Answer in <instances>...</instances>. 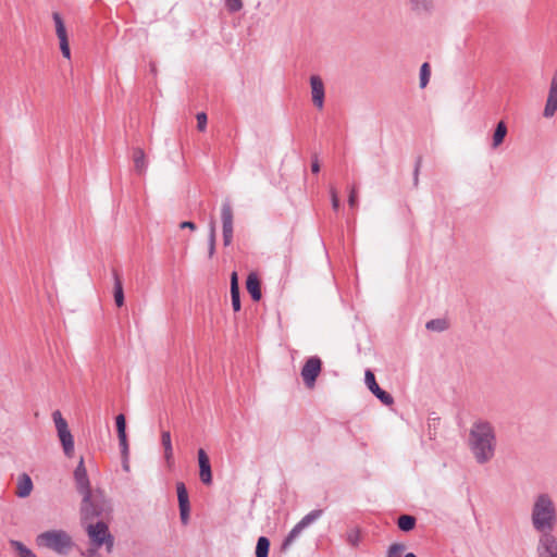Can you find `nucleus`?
Segmentation results:
<instances>
[{"label":"nucleus","mask_w":557,"mask_h":557,"mask_svg":"<svg viewBox=\"0 0 557 557\" xmlns=\"http://www.w3.org/2000/svg\"><path fill=\"white\" fill-rule=\"evenodd\" d=\"M311 96L312 102L318 109H322L324 106V84L320 76L312 75L310 77Z\"/></svg>","instance_id":"obj_13"},{"label":"nucleus","mask_w":557,"mask_h":557,"mask_svg":"<svg viewBox=\"0 0 557 557\" xmlns=\"http://www.w3.org/2000/svg\"><path fill=\"white\" fill-rule=\"evenodd\" d=\"M161 444L164 449V458L169 465L173 463V447L170 431H162Z\"/></svg>","instance_id":"obj_19"},{"label":"nucleus","mask_w":557,"mask_h":557,"mask_svg":"<svg viewBox=\"0 0 557 557\" xmlns=\"http://www.w3.org/2000/svg\"><path fill=\"white\" fill-rule=\"evenodd\" d=\"M36 544L54 553L66 556L74 547L72 536L64 530H49L37 535Z\"/></svg>","instance_id":"obj_4"},{"label":"nucleus","mask_w":557,"mask_h":557,"mask_svg":"<svg viewBox=\"0 0 557 557\" xmlns=\"http://www.w3.org/2000/svg\"><path fill=\"white\" fill-rule=\"evenodd\" d=\"M199 475L203 484L210 485L212 483V472L210 459L205 449H198Z\"/></svg>","instance_id":"obj_15"},{"label":"nucleus","mask_w":557,"mask_h":557,"mask_svg":"<svg viewBox=\"0 0 557 557\" xmlns=\"http://www.w3.org/2000/svg\"><path fill=\"white\" fill-rule=\"evenodd\" d=\"M197 128L200 132H205L207 127V114L205 112L197 113Z\"/></svg>","instance_id":"obj_38"},{"label":"nucleus","mask_w":557,"mask_h":557,"mask_svg":"<svg viewBox=\"0 0 557 557\" xmlns=\"http://www.w3.org/2000/svg\"><path fill=\"white\" fill-rule=\"evenodd\" d=\"M404 557H417L413 553H407Z\"/></svg>","instance_id":"obj_46"},{"label":"nucleus","mask_w":557,"mask_h":557,"mask_svg":"<svg viewBox=\"0 0 557 557\" xmlns=\"http://www.w3.org/2000/svg\"><path fill=\"white\" fill-rule=\"evenodd\" d=\"M225 7L228 12L235 13L243 9L242 0H226Z\"/></svg>","instance_id":"obj_34"},{"label":"nucleus","mask_w":557,"mask_h":557,"mask_svg":"<svg viewBox=\"0 0 557 557\" xmlns=\"http://www.w3.org/2000/svg\"><path fill=\"white\" fill-rule=\"evenodd\" d=\"M239 289L237 273L233 272L231 275V290Z\"/></svg>","instance_id":"obj_43"},{"label":"nucleus","mask_w":557,"mask_h":557,"mask_svg":"<svg viewBox=\"0 0 557 557\" xmlns=\"http://www.w3.org/2000/svg\"><path fill=\"white\" fill-rule=\"evenodd\" d=\"M246 288L255 301L261 298L260 281L255 273H250L246 281Z\"/></svg>","instance_id":"obj_16"},{"label":"nucleus","mask_w":557,"mask_h":557,"mask_svg":"<svg viewBox=\"0 0 557 557\" xmlns=\"http://www.w3.org/2000/svg\"><path fill=\"white\" fill-rule=\"evenodd\" d=\"M33 491V482L28 474L23 473L18 476L16 495L21 498L29 496Z\"/></svg>","instance_id":"obj_17"},{"label":"nucleus","mask_w":557,"mask_h":557,"mask_svg":"<svg viewBox=\"0 0 557 557\" xmlns=\"http://www.w3.org/2000/svg\"><path fill=\"white\" fill-rule=\"evenodd\" d=\"M117 437H119L121 453L123 455H127L128 454V443H127L126 433L120 434V435H117Z\"/></svg>","instance_id":"obj_40"},{"label":"nucleus","mask_w":557,"mask_h":557,"mask_svg":"<svg viewBox=\"0 0 557 557\" xmlns=\"http://www.w3.org/2000/svg\"><path fill=\"white\" fill-rule=\"evenodd\" d=\"M417 523L416 517L411 515H401L397 519V527L403 532H409L414 529Z\"/></svg>","instance_id":"obj_22"},{"label":"nucleus","mask_w":557,"mask_h":557,"mask_svg":"<svg viewBox=\"0 0 557 557\" xmlns=\"http://www.w3.org/2000/svg\"><path fill=\"white\" fill-rule=\"evenodd\" d=\"M311 171H312L313 173H319V171H320V163H319L318 158H314V159L312 160V163H311Z\"/></svg>","instance_id":"obj_45"},{"label":"nucleus","mask_w":557,"mask_h":557,"mask_svg":"<svg viewBox=\"0 0 557 557\" xmlns=\"http://www.w3.org/2000/svg\"><path fill=\"white\" fill-rule=\"evenodd\" d=\"M86 532L90 540V547L86 552V557H100L98 549L104 545L106 550L111 553L114 546V537L111 535L106 522L97 521L88 523Z\"/></svg>","instance_id":"obj_3"},{"label":"nucleus","mask_w":557,"mask_h":557,"mask_svg":"<svg viewBox=\"0 0 557 557\" xmlns=\"http://www.w3.org/2000/svg\"><path fill=\"white\" fill-rule=\"evenodd\" d=\"M178 507H180L181 521L183 524H187L188 520H189L190 505H184V506H178Z\"/></svg>","instance_id":"obj_37"},{"label":"nucleus","mask_w":557,"mask_h":557,"mask_svg":"<svg viewBox=\"0 0 557 557\" xmlns=\"http://www.w3.org/2000/svg\"><path fill=\"white\" fill-rule=\"evenodd\" d=\"M348 205L352 209H355L358 206V195L357 188L355 186H352L349 190Z\"/></svg>","instance_id":"obj_39"},{"label":"nucleus","mask_w":557,"mask_h":557,"mask_svg":"<svg viewBox=\"0 0 557 557\" xmlns=\"http://www.w3.org/2000/svg\"><path fill=\"white\" fill-rule=\"evenodd\" d=\"M305 530L299 523H296L294 528L289 531L287 536L284 539L282 548L286 549L299 536V534Z\"/></svg>","instance_id":"obj_26"},{"label":"nucleus","mask_w":557,"mask_h":557,"mask_svg":"<svg viewBox=\"0 0 557 557\" xmlns=\"http://www.w3.org/2000/svg\"><path fill=\"white\" fill-rule=\"evenodd\" d=\"M117 435L126 433V420L123 413H120L115 418Z\"/></svg>","instance_id":"obj_35"},{"label":"nucleus","mask_w":557,"mask_h":557,"mask_svg":"<svg viewBox=\"0 0 557 557\" xmlns=\"http://www.w3.org/2000/svg\"><path fill=\"white\" fill-rule=\"evenodd\" d=\"M411 9L417 13H430L433 9L432 0H409Z\"/></svg>","instance_id":"obj_23"},{"label":"nucleus","mask_w":557,"mask_h":557,"mask_svg":"<svg viewBox=\"0 0 557 557\" xmlns=\"http://www.w3.org/2000/svg\"><path fill=\"white\" fill-rule=\"evenodd\" d=\"M104 511V502L102 498L94 493L89 494L88 499L83 497L82 499V520L84 522L98 518Z\"/></svg>","instance_id":"obj_6"},{"label":"nucleus","mask_w":557,"mask_h":557,"mask_svg":"<svg viewBox=\"0 0 557 557\" xmlns=\"http://www.w3.org/2000/svg\"><path fill=\"white\" fill-rule=\"evenodd\" d=\"M557 111V70L554 73V76L550 82V87L548 91V97L546 100V104L544 108V116L552 117Z\"/></svg>","instance_id":"obj_14"},{"label":"nucleus","mask_w":557,"mask_h":557,"mask_svg":"<svg viewBox=\"0 0 557 557\" xmlns=\"http://www.w3.org/2000/svg\"><path fill=\"white\" fill-rule=\"evenodd\" d=\"M364 382L368 388L371 391V393L375 395V397L379 398L382 404H384L385 406H391L394 404L393 396L379 386L375 380V375L371 370L366 371Z\"/></svg>","instance_id":"obj_11"},{"label":"nucleus","mask_w":557,"mask_h":557,"mask_svg":"<svg viewBox=\"0 0 557 557\" xmlns=\"http://www.w3.org/2000/svg\"><path fill=\"white\" fill-rule=\"evenodd\" d=\"M52 419L55 424L58 436L63 447L64 455L71 458L74 454V438L69 430L66 420L62 417L59 410L52 413Z\"/></svg>","instance_id":"obj_5"},{"label":"nucleus","mask_w":557,"mask_h":557,"mask_svg":"<svg viewBox=\"0 0 557 557\" xmlns=\"http://www.w3.org/2000/svg\"><path fill=\"white\" fill-rule=\"evenodd\" d=\"M10 544L18 553L20 557H37L33 550H30L20 541L12 540L10 541Z\"/></svg>","instance_id":"obj_27"},{"label":"nucleus","mask_w":557,"mask_h":557,"mask_svg":"<svg viewBox=\"0 0 557 557\" xmlns=\"http://www.w3.org/2000/svg\"><path fill=\"white\" fill-rule=\"evenodd\" d=\"M507 135V125L504 121L497 123L493 134L492 148L496 149L504 141Z\"/></svg>","instance_id":"obj_21"},{"label":"nucleus","mask_w":557,"mask_h":557,"mask_svg":"<svg viewBox=\"0 0 557 557\" xmlns=\"http://www.w3.org/2000/svg\"><path fill=\"white\" fill-rule=\"evenodd\" d=\"M421 163H422V158L418 157V159L416 161V165H414V171H413V186L414 187H417L419 184V173H420Z\"/></svg>","instance_id":"obj_42"},{"label":"nucleus","mask_w":557,"mask_h":557,"mask_svg":"<svg viewBox=\"0 0 557 557\" xmlns=\"http://www.w3.org/2000/svg\"><path fill=\"white\" fill-rule=\"evenodd\" d=\"M330 194H331V200H332V208L334 211H338L341 202H339V198H338L336 189L332 187L330 189Z\"/></svg>","instance_id":"obj_41"},{"label":"nucleus","mask_w":557,"mask_h":557,"mask_svg":"<svg viewBox=\"0 0 557 557\" xmlns=\"http://www.w3.org/2000/svg\"><path fill=\"white\" fill-rule=\"evenodd\" d=\"M406 549V546L400 543L392 544L387 549L386 557H399Z\"/></svg>","instance_id":"obj_32"},{"label":"nucleus","mask_w":557,"mask_h":557,"mask_svg":"<svg viewBox=\"0 0 557 557\" xmlns=\"http://www.w3.org/2000/svg\"><path fill=\"white\" fill-rule=\"evenodd\" d=\"M270 541L265 536H260L256 545V557H269Z\"/></svg>","instance_id":"obj_25"},{"label":"nucleus","mask_w":557,"mask_h":557,"mask_svg":"<svg viewBox=\"0 0 557 557\" xmlns=\"http://www.w3.org/2000/svg\"><path fill=\"white\" fill-rule=\"evenodd\" d=\"M52 18L55 24V33H57V36L60 41V49H61L62 55L66 59H70L71 50H70L69 38H67V33H66L64 22L58 12H53Z\"/></svg>","instance_id":"obj_12"},{"label":"nucleus","mask_w":557,"mask_h":557,"mask_svg":"<svg viewBox=\"0 0 557 557\" xmlns=\"http://www.w3.org/2000/svg\"><path fill=\"white\" fill-rule=\"evenodd\" d=\"M232 307L234 311L240 310V294L239 289L231 290Z\"/></svg>","instance_id":"obj_36"},{"label":"nucleus","mask_w":557,"mask_h":557,"mask_svg":"<svg viewBox=\"0 0 557 557\" xmlns=\"http://www.w3.org/2000/svg\"><path fill=\"white\" fill-rule=\"evenodd\" d=\"M426 330L433 332H444L449 327L446 319H433L426 322Z\"/></svg>","instance_id":"obj_24"},{"label":"nucleus","mask_w":557,"mask_h":557,"mask_svg":"<svg viewBox=\"0 0 557 557\" xmlns=\"http://www.w3.org/2000/svg\"><path fill=\"white\" fill-rule=\"evenodd\" d=\"M557 521L556 508L548 494L536 497L532 508L533 528L543 533L553 531Z\"/></svg>","instance_id":"obj_2"},{"label":"nucleus","mask_w":557,"mask_h":557,"mask_svg":"<svg viewBox=\"0 0 557 557\" xmlns=\"http://www.w3.org/2000/svg\"><path fill=\"white\" fill-rule=\"evenodd\" d=\"M178 506L189 505L188 493L183 482L176 484Z\"/></svg>","instance_id":"obj_29"},{"label":"nucleus","mask_w":557,"mask_h":557,"mask_svg":"<svg viewBox=\"0 0 557 557\" xmlns=\"http://www.w3.org/2000/svg\"><path fill=\"white\" fill-rule=\"evenodd\" d=\"M347 542L356 547L358 546L359 542H360V531L359 529H354V530H350L348 533H347Z\"/></svg>","instance_id":"obj_33"},{"label":"nucleus","mask_w":557,"mask_h":557,"mask_svg":"<svg viewBox=\"0 0 557 557\" xmlns=\"http://www.w3.org/2000/svg\"><path fill=\"white\" fill-rule=\"evenodd\" d=\"M322 370V361L318 356L309 357L301 368V377L307 388H313Z\"/></svg>","instance_id":"obj_7"},{"label":"nucleus","mask_w":557,"mask_h":557,"mask_svg":"<svg viewBox=\"0 0 557 557\" xmlns=\"http://www.w3.org/2000/svg\"><path fill=\"white\" fill-rule=\"evenodd\" d=\"M133 161L135 171L139 174H143L146 171L147 164H146V156L141 148H134L133 149Z\"/></svg>","instance_id":"obj_20"},{"label":"nucleus","mask_w":557,"mask_h":557,"mask_svg":"<svg viewBox=\"0 0 557 557\" xmlns=\"http://www.w3.org/2000/svg\"><path fill=\"white\" fill-rule=\"evenodd\" d=\"M221 220L223 228V244L228 246L233 239V209L228 200L224 201L221 208Z\"/></svg>","instance_id":"obj_9"},{"label":"nucleus","mask_w":557,"mask_h":557,"mask_svg":"<svg viewBox=\"0 0 557 557\" xmlns=\"http://www.w3.org/2000/svg\"><path fill=\"white\" fill-rule=\"evenodd\" d=\"M323 513V510L321 509H314L312 511H310L309 513H307L298 523L304 528L306 529L307 527H309L311 523H313L314 521H317Z\"/></svg>","instance_id":"obj_28"},{"label":"nucleus","mask_w":557,"mask_h":557,"mask_svg":"<svg viewBox=\"0 0 557 557\" xmlns=\"http://www.w3.org/2000/svg\"><path fill=\"white\" fill-rule=\"evenodd\" d=\"M536 552L539 557H557V537L550 532L541 534Z\"/></svg>","instance_id":"obj_10"},{"label":"nucleus","mask_w":557,"mask_h":557,"mask_svg":"<svg viewBox=\"0 0 557 557\" xmlns=\"http://www.w3.org/2000/svg\"><path fill=\"white\" fill-rule=\"evenodd\" d=\"M74 481L77 492L87 500L92 491L83 457L74 470Z\"/></svg>","instance_id":"obj_8"},{"label":"nucleus","mask_w":557,"mask_h":557,"mask_svg":"<svg viewBox=\"0 0 557 557\" xmlns=\"http://www.w3.org/2000/svg\"><path fill=\"white\" fill-rule=\"evenodd\" d=\"M113 280H114V301L117 307H122L124 305V290L122 278L116 270L112 271Z\"/></svg>","instance_id":"obj_18"},{"label":"nucleus","mask_w":557,"mask_h":557,"mask_svg":"<svg viewBox=\"0 0 557 557\" xmlns=\"http://www.w3.org/2000/svg\"><path fill=\"white\" fill-rule=\"evenodd\" d=\"M431 70L429 63H423L420 69V87L424 88L430 81Z\"/></svg>","instance_id":"obj_31"},{"label":"nucleus","mask_w":557,"mask_h":557,"mask_svg":"<svg viewBox=\"0 0 557 557\" xmlns=\"http://www.w3.org/2000/svg\"><path fill=\"white\" fill-rule=\"evenodd\" d=\"M180 228H189L190 231H195L196 224L191 221H184L180 223Z\"/></svg>","instance_id":"obj_44"},{"label":"nucleus","mask_w":557,"mask_h":557,"mask_svg":"<svg viewBox=\"0 0 557 557\" xmlns=\"http://www.w3.org/2000/svg\"><path fill=\"white\" fill-rule=\"evenodd\" d=\"M208 245H209V257L212 258V256L215 252V222L213 219L210 222Z\"/></svg>","instance_id":"obj_30"},{"label":"nucleus","mask_w":557,"mask_h":557,"mask_svg":"<svg viewBox=\"0 0 557 557\" xmlns=\"http://www.w3.org/2000/svg\"><path fill=\"white\" fill-rule=\"evenodd\" d=\"M496 433L493 424L483 419L475 420L469 431L468 446L479 465L490 462L496 451Z\"/></svg>","instance_id":"obj_1"}]
</instances>
